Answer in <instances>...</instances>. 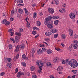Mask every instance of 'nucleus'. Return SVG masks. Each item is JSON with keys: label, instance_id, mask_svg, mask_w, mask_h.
Returning a JSON list of instances; mask_svg holds the SVG:
<instances>
[{"label": "nucleus", "instance_id": "nucleus-12", "mask_svg": "<svg viewBox=\"0 0 78 78\" xmlns=\"http://www.w3.org/2000/svg\"><path fill=\"white\" fill-rule=\"evenodd\" d=\"M33 16L34 19H36V18L37 16V13L36 12H34L33 14Z\"/></svg>", "mask_w": 78, "mask_h": 78}, {"label": "nucleus", "instance_id": "nucleus-8", "mask_svg": "<svg viewBox=\"0 0 78 78\" xmlns=\"http://www.w3.org/2000/svg\"><path fill=\"white\" fill-rule=\"evenodd\" d=\"M22 57L23 59L24 60L26 59V60H27V59H28V57H26L25 56V54H23L22 55Z\"/></svg>", "mask_w": 78, "mask_h": 78}, {"label": "nucleus", "instance_id": "nucleus-56", "mask_svg": "<svg viewBox=\"0 0 78 78\" xmlns=\"http://www.w3.org/2000/svg\"><path fill=\"white\" fill-rule=\"evenodd\" d=\"M19 55L18 54L17 55L16 57H15L17 59L18 58H19Z\"/></svg>", "mask_w": 78, "mask_h": 78}, {"label": "nucleus", "instance_id": "nucleus-52", "mask_svg": "<svg viewBox=\"0 0 78 78\" xmlns=\"http://www.w3.org/2000/svg\"><path fill=\"white\" fill-rule=\"evenodd\" d=\"M5 73H2L0 74L1 76H3L4 75H5Z\"/></svg>", "mask_w": 78, "mask_h": 78}, {"label": "nucleus", "instance_id": "nucleus-11", "mask_svg": "<svg viewBox=\"0 0 78 78\" xmlns=\"http://www.w3.org/2000/svg\"><path fill=\"white\" fill-rule=\"evenodd\" d=\"M19 48H20V45H17L15 51H19Z\"/></svg>", "mask_w": 78, "mask_h": 78}, {"label": "nucleus", "instance_id": "nucleus-3", "mask_svg": "<svg viewBox=\"0 0 78 78\" xmlns=\"http://www.w3.org/2000/svg\"><path fill=\"white\" fill-rule=\"evenodd\" d=\"M36 65L40 69V70H42L43 66V62L42 61H38L36 62Z\"/></svg>", "mask_w": 78, "mask_h": 78}, {"label": "nucleus", "instance_id": "nucleus-51", "mask_svg": "<svg viewBox=\"0 0 78 78\" xmlns=\"http://www.w3.org/2000/svg\"><path fill=\"white\" fill-rule=\"evenodd\" d=\"M18 71H19V70H18V68H16L15 69L16 72L15 73H17V72H18Z\"/></svg>", "mask_w": 78, "mask_h": 78}, {"label": "nucleus", "instance_id": "nucleus-10", "mask_svg": "<svg viewBox=\"0 0 78 78\" xmlns=\"http://www.w3.org/2000/svg\"><path fill=\"white\" fill-rule=\"evenodd\" d=\"M25 45H24L23 44H22L20 45V48L21 49H22V50H23L25 48Z\"/></svg>", "mask_w": 78, "mask_h": 78}, {"label": "nucleus", "instance_id": "nucleus-49", "mask_svg": "<svg viewBox=\"0 0 78 78\" xmlns=\"http://www.w3.org/2000/svg\"><path fill=\"white\" fill-rule=\"evenodd\" d=\"M7 61L9 62H11V59L10 58H8Z\"/></svg>", "mask_w": 78, "mask_h": 78}, {"label": "nucleus", "instance_id": "nucleus-62", "mask_svg": "<svg viewBox=\"0 0 78 78\" xmlns=\"http://www.w3.org/2000/svg\"><path fill=\"white\" fill-rule=\"evenodd\" d=\"M26 75L27 76H30V73H27Z\"/></svg>", "mask_w": 78, "mask_h": 78}, {"label": "nucleus", "instance_id": "nucleus-30", "mask_svg": "<svg viewBox=\"0 0 78 78\" xmlns=\"http://www.w3.org/2000/svg\"><path fill=\"white\" fill-rule=\"evenodd\" d=\"M55 49L58 51H61V50L59 48H55Z\"/></svg>", "mask_w": 78, "mask_h": 78}, {"label": "nucleus", "instance_id": "nucleus-39", "mask_svg": "<svg viewBox=\"0 0 78 78\" xmlns=\"http://www.w3.org/2000/svg\"><path fill=\"white\" fill-rule=\"evenodd\" d=\"M9 49H12V46L10 44L9 45Z\"/></svg>", "mask_w": 78, "mask_h": 78}, {"label": "nucleus", "instance_id": "nucleus-2", "mask_svg": "<svg viewBox=\"0 0 78 78\" xmlns=\"http://www.w3.org/2000/svg\"><path fill=\"white\" fill-rule=\"evenodd\" d=\"M51 19H52V17L51 16L47 17V18H45V21L44 22V24L46 25H48L50 23L52 24L53 23V21L51 20Z\"/></svg>", "mask_w": 78, "mask_h": 78}, {"label": "nucleus", "instance_id": "nucleus-24", "mask_svg": "<svg viewBox=\"0 0 78 78\" xmlns=\"http://www.w3.org/2000/svg\"><path fill=\"white\" fill-rule=\"evenodd\" d=\"M59 23V20H56L54 21V24L55 25H58V23Z\"/></svg>", "mask_w": 78, "mask_h": 78}, {"label": "nucleus", "instance_id": "nucleus-63", "mask_svg": "<svg viewBox=\"0 0 78 78\" xmlns=\"http://www.w3.org/2000/svg\"><path fill=\"white\" fill-rule=\"evenodd\" d=\"M10 33H11L10 35L11 36H13V34H14V33L13 32H12Z\"/></svg>", "mask_w": 78, "mask_h": 78}, {"label": "nucleus", "instance_id": "nucleus-4", "mask_svg": "<svg viewBox=\"0 0 78 78\" xmlns=\"http://www.w3.org/2000/svg\"><path fill=\"white\" fill-rule=\"evenodd\" d=\"M48 11L49 12V13H50L51 14H53L54 13V9H53L52 8H49L48 9Z\"/></svg>", "mask_w": 78, "mask_h": 78}, {"label": "nucleus", "instance_id": "nucleus-20", "mask_svg": "<svg viewBox=\"0 0 78 78\" xmlns=\"http://www.w3.org/2000/svg\"><path fill=\"white\" fill-rule=\"evenodd\" d=\"M70 60L69 61V59H66V60L65 63H67L68 64H69V65L70 64Z\"/></svg>", "mask_w": 78, "mask_h": 78}, {"label": "nucleus", "instance_id": "nucleus-28", "mask_svg": "<svg viewBox=\"0 0 78 78\" xmlns=\"http://www.w3.org/2000/svg\"><path fill=\"white\" fill-rule=\"evenodd\" d=\"M47 52L48 54H50V53H52V51H50V50H48Z\"/></svg>", "mask_w": 78, "mask_h": 78}, {"label": "nucleus", "instance_id": "nucleus-58", "mask_svg": "<svg viewBox=\"0 0 78 78\" xmlns=\"http://www.w3.org/2000/svg\"><path fill=\"white\" fill-rule=\"evenodd\" d=\"M73 42L74 43H76V44H78V43H77V41L75 40V41H73Z\"/></svg>", "mask_w": 78, "mask_h": 78}, {"label": "nucleus", "instance_id": "nucleus-34", "mask_svg": "<svg viewBox=\"0 0 78 78\" xmlns=\"http://www.w3.org/2000/svg\"><path fill=\"white\" fill-rule=\"evenodd\" d=\"M16 34H17V35H18V36H20L21 35H22V34L20 33H18L16 32Z\"/></svg>", "mask_w": 78, "mask_h": 78}, {"label": "nucleus", "instance_id": "nucleus-25", "mask_svg": "<svg viewBox=\"0 0 78 78\" xmlns=\"http://www.w3.org/2000/svg\"><path fill=\"white\" fill-rule=\"evenodd\" d=\"M21 76L20 74V72H19L17 73V77L18 78H20V76Z\"/></svg>", "mask_w": 78, "mask_h": 78}, {"label": "nucleus", "instance_id": "nucleus-54", "mask_svg": "<svg viewBox=\"0 0 78 78\" xmlns=\"http://www.w3.org/2000/svg\"><path fill=\"white\" fill-rule=\"evenodd\" d=\"M10 20H11V21H13V20H14V18L11 17L10 18Z\"/></svg>", "mask_w": 78, "mask_h": 78}, {"label": "nucleus", "instance_id": "nucleus-31", "mask_svg": "<svg viewBox=\"0 0 78 78\" xmlns=\"http://www.w3.org/2000/svg\"><path fill=\"white\" fill-rule=\"evenodd\" d=\"M73 47L75 49H76L77 48V47H78V45H77V44H74L73 46Z\"/></svg>", "mask_w": 78, "mask_h": 78}, {"label": "nucleus", "instance_id": "nucleus-60", "mask_svg": "<svg viewBox=\"0 0 78 78\" xmlns=\"http://www.w3.org/2000/svg\"><path fill=\"white\" fill-rule=\"evenodd\" d=\"M17 59V58H16L14 57L13 58V61H16V59Z\"/></svg>", "mask_w": 78, "mask_h": 78}, {"label": "nucleus", "instance_id": "nucleus-44", "mask_svg": "<svg viewBox=\"0 0 78 78\" xmlns=\"http://www.w3.org/2000/svg\"><path fill=\"white\" fill-rule=\"evenodd\" d=\"M46 49L44 48H43L42 49V51H44V52L46 51Z\"/></svg>", "mask_w": 78, "mask_h": 78}, {"label": "nucleus", "instance_id": "nucleus-61", "mask_svg": "<svg viewBox=\"0 0 78 78\" xmlns=\"http://www.w3.org/2000/svg\"><path fill=\"white\" fill-rule=\"evenodd\" d=\"M78 37V36L76 35H75L74 36V38L76 39V38H77Z\"/></svg>", "mask_w": 78, "mask_h": 78}, {"label": "nucleus", "instance_id": "nucleus-42", "mask_svg": "<svg viewBox=\"0 0 78 78\" xmlns=\"http://www.w3.org/2000/svg\"><path fill=\"white\" fill-rule=\"evenodd\" d=\"M10 40H11L12 42H13V43H15V41H14V39H13V38H10Z\"/></svg>", "mask_w": 78, "mask_h": 78}, {"label": "nucleus", "instance_id": "nucleus-6", "mask_svg": "<svg viewBox=\"0 0 78 78\" xmlns=\"http://www.w3.org/2000/svg\"><path fill=\"white\" fill-rule=\"evenodd\" d=\"M69 32L70 36H73V30L72 29H70L69 30Z\"/></svg>", "mask_w": 78, "mask_h": 78}, {"label": "nucleus", "instance_id": "nucleus-50", "mask_svg": "<svg viewBox=\"0 0 78 78\" xmlns=\"http://www.w3.org/2000/svg\"><path fill=\"white\" fill-rule=\"evenodd\" d=\"M24 9L25 10V13H28V10L25 8Z\"/></svg>", "mask_w": 78, "mask_h": 78}, {"label": "nucleus", "instance_id": "nucleus-1", "mask_svg": "<svg viewBox=\"0 0 78 78\" xmlns=\"http://www.w3.org/2000/svg\"><path fill=\"white\" fill-rule=\"evenodd\" d=\"M70 66L72 67H73V68H75V67H76L78 66V62L75 59L71 60H70Z\"/></svg>", "mask_w": 78, "mask_h": 78}, {"label": "nucleus", "instance_id": "nucleus-9", "mask_svg": "<svg viewBox=\"0 0 78 78\" xmlns=\"http://www.w3.org/2000/svg\"><path fill=\"white\" fill-rule=\"evenodd\" d=\"M45 34L46 36H50V35H51V34H52V33L50 32H47Z\"/></svg>", "mask_w": 78, "mask_h": 78}, {"label": "nucleus", "instance_id": "nucleus-43", "mask_svg": "<svg viewBox=\"0 0 78 78\" xmlns=\"http://www.w3.org/2000/svg\"><path fill=\"white\" fill-rule=\"evenodd\" d=\"M19 31H20V32H21V33H22V32H23V29H22V28H20L19 29Z\"/></svg>", "mask_w": 78, "mask_h": 78}, {"label": "nucleus", "instance_id": "nucleus-14", "mask_svg": "<svg viewBox=\"0 0 78 78\" xmlns=\"http://www.w3.org/2000/svg\"><path fill=\"white\" fill-rule=\"evenodd\" d=\"M42 51V50L41 49H39L37 51V53L38 54H39V55H40V54H42L43 53Z\"/></svg>", "mask_w": 78, "mask_h": 78}, {"label": "nucleus", "instance_id": "nucleus-29", "mask_svg": "<svg viewBox=\"0 0 78 78\" xmlns=\"http://www.w3.org/2000/svg\"><path fill=\"white\" fill-rule=\"evenodd\" d=\"M9 24H10V22L9 21H7V20H6L5 24V25H9Z\"/></svg>", "mask_w": 78, "mask_h": 78}, {"label": "nucleus", "instance_id": "nucleus-45", "mask_svg": "<svg viewBox=\"0 0 78 78\" xmlns=\"http://www.w3.org/2000/svg\"><path fill=\"white\" fill-rule=\"evenodd\" d=\"M62 64H65L66 63V62L65 61V60H62Z\"/></svg>", "mask_w": 78, "mask_h": 78}, {"label": "nucleus", "instance_id": "nucleus-13", "mask_svg": "<svg viewBox=\"0 0 78 78\" xmlns=\"http://www.w3.org/2000/svg\"><path fill=\"white\" fill-rule=\"evenodd\" d=\"M18 11L19 13H20V14H23V11L21 9H18Z\"/></svg>", "mask_w": 78, "mask_h": 78}, {"label": "nucleus", "instance_id": "nucleus-57", "mask_svg": "<svg viewBox=\"0 0 78 78\" xmlns=\"http://www.w3.org/2000/svg\"><path fill=\"white\" fill-rule=\"evenodd\" d=\"M49 77L50 78H55V77H54V76L52 75L50 76Z\"/></svg>", "mask_w": 78, "mask_h": 78}, {"label": "nucleus", "instance_id": "nucleus-41", "mask_svg": "<svg viewBox=\"0 0 78 78\" xmlns=\"http://www.w3.org/2000/svg\"><path fill=\"white\" fill-rule=\"evenodd\" d=\"M19 2L20 3H23V0H19Z\"/></svg>", "mask_w": 78, "mask_h": 78}, {"label": "nucleus", "instance_id": "nucleus-23", "mask_svg": "<svg viewBox=\"0 0 78 78\" xmlns=\"http://www.w3.org/2000/svg\"><path fill=\"white\" fill-rule=\"evenodd\" d=\"M7 66L8 67L11 68V64L10 63H8L7 64Z\"/></svg>", "mask_w": 78, "mask_h": 78}, {"label": "nucleus", "instance_id": "nucleus-27", "mask_svg": "<svg viewBox=\"0 0 78 78\" xmlns=\"http://www.w3.org/2000/svg\"><path fill=\"white\" fill-rule=\"evenodd\" d=\"M30 70H31L32 71H34V66H31L30 67Z\"/></svg>", "mask_w": 78, "mask_h": 78}, {"label": "nucleus", "instance_id": "nucleus-37", "mask_svg": "<svg viewBox=\"0 0 78 78\" xmlns=\"http://www.w3.org/2000/svg\"><path fill=\"white\" fill-rule=\"evenodd\" d=\"M36 33L37 32L36 31H35L34 30H33L32 31V33L33 34H34V35H35V34H36Z\"/></svg>", "mask_w": 78, "mask_h": 78}, {"label": "nucleus", "instance_id": "nucleus-38", "mask_svg": "<svg viewBox=\"0 0 78 78\" xmlns=\"http://www.w3.org/2000/svg\"><path fill=\"white\" fill-rule=\"evenodd\" d=\"M33 30H39V28L36 27H34L33 28Z\"/></svg>", "mask_w": 78, "mask_h": 78}, {"label": "nucleus", "instance_id": "nucleus-33", "mask_svg": "<svg viewBox=\"0 0 78 78\" xmlns=\"http://www.w3.org/2000/svg\"><path fill=\"white\" fill-rule=\"evenodd\" d=\"M21 64L23 66H26V63L23 62H22Z\"/></svg>", "mask_w": 78, "mask_h": 78}, {"label": "nucleus", "instance_id": "nucleus-26", "mask_svg": "<svg viewBox=\"0 0 78 78\" xmlns=\"http://www.w3.org/2000/svg\"><path fill=\"white\" fill-rule=\"evenodd\" d=\"M37 26L39 27L41 26V22H40V21H39L37 22Z\"/></svg>", "mask_w": 78, "mask_h": 78}, {"label": "nucleus", "instance_id": "nucleus-64", "mask_svg": "<svg viewBox=\"0 0 78 78\" xmlns=\"http://www.w3.org/2000/svg\"><path fill=\"white\" fill-rule=\"evenodd\" d=\"M72 47H70V46H69V50L71 51V50H72Z\"/></svg>", "mask_w": 78, "mask_h": 78}, {"label": "nucleus", "instance_id": "nucleus-15", "mask_svg": "<svg viewBox=\"0 0 78 78\" xmlns=\"http://www.w3.org/2000/svg\"><path fill=\"white\" fill-rule=\"evenodd\" d=\"M15 40L16 43H18L19 42V37L17 36L15 37Z\"/></svg>", "mask_w": 78, "mask_h": 78}, {"label": "nucleus", "instance_id": "nucleus-53", "mask_svg": "<svg viewBox=\"0 0 78 78\" xmlns=\"http://www.w3.org/2000/svg\"><path fill=\"white\" fill-rule=\"evenodd\" d=\"M59 11L61 13H63V11H62V9H61L59 10Z\"/></svg>", "mask_w": 78, "mask_h": 78}, {"label": "nucleus", "instance_id": "nucleus-32", "mask_svg": "<svg viewBox=\"0 0 78 78\" xmlns=\"http://www.w3.org/2000/svg\"><path fill=\"white\" fill-rule=\"evenodd\" d=\"M62 37L63 39H66V36L64 34H62Z\"/></svg>", "mask_w": 78, "mask_h": 78}, {"label": "nucleus", "instance_id": "nucleus-40", "mask_svg": "<svg viewBox=\"0 0 78 78\" xmlns=\"http://www.w3.org/2000/svg\"><path fill=\"white\" fill-rule=\"evenodd\" d=\"M58 34H55L54 35V37L55 38L58 37Z\"/></svg>", "mask_w": 78, "mask_h": 78}, {"label": "nucleus", "instance_id": "nucleus-18", "mask_svg": "<svg viewBox=\"0 0 78 78\" xmlns=\"http://www.w3.org/2000/svg\"><path fill=\"white\" fill-rule=\"evenodd\" d=\"M46 66H50V67H52V65L50 62H47Z\"/></svg>", "mask_w": 78, "mask_h": 78}, {"label": "nucleus", "instance_id": "nucleus-22", "mask_svg": "<svg viewBox=\"0 0 78 78\" xmlns=\"http://www.w3.org/2000/svg\"><path fill=\"white\" fill-rule=\"evenodd\" d=\"M59 16H54L52 17V19H58Z\"/></svg>", "mask_w": 78, "mask_h": 78}, {"label": "nucleus", "instance_id": "nucleus-17", "mask_svg": "<svg viewBox=\"0 0 78 78\" xmlns=\"http://www.w3.org/2000/svg\"><path fill=\"white\" fill-rule=\"evenodd\" d=\"M62 68L61 66H60L58 67L57 68V70L58 71V72H61V71H62Z\"/></svg>", "mask_w": 78, "mask_h": 78}, {"label": "nucleus", "instance_id": "nucleus-19", "mask_svg": "<svg viewBox=\"0 0 78 78\" xmlns=\"http://www.w3.org/2000/svg\"><path fill=\"white\" fill-rule=\"evenodd\" d=\"M58 59V58L57 57H55L53 61V62H54V63H56V61H57Z\"/></svg>", "mask_w": 78, "mask_h": 78}, {"label": "nucleus", "instance_id": "nucleus-48", "mask_svg": "<svg viewBox=\"0 0 78 78\" xmlns=\"http://www.w3.org/2000/svg\"><path fill=\"white\" fill-rule=\"evenodd\" d=\"M23 6L24 5V4H19L17 5V6Z\"/></svg>", "mask_w": 78, "mask_h": 78}, {"label": "nucleus", "instance_id": "nucleus-36", "mask_svg": "<svg viewBox=\"0 0 78 78\" xmlns=\"http://www.w3.org/2000/svg\"><path fill=\"white\" fill-rule=\"evenodd\" d=\"M72 72H73L74 74H76V73H77V70H72Z\"/></svg>", "mask_w": 78, "mask_h": 78}, {"label": "nucleus", "instance_id": "nucleus-59", "mask_svg": "<svg viewBox=\"0 0 78 78\" xmlns=\"http://www.w3.org/2000/svg\"><path fill=\"white\" fill-rule=\"evenodd\" d=\"M20 74L21 75H25V74L23 73H21L20 72Z\"/></svg>", "mask_w": 78, "mask_h": 78}, {"label": "nucleus", "instance_id": "nucleus-5", "mask_svg": "<svg viewBox=\"0 0 78 78\" xmlns=\"http://www.w3.org/2000/svg\"><path fill=\"white\" fill-rule=\"evenodd\" d=\"M70 17L72 19H75V14L73 13H71L69 15Z\"/></svg>", "mask_w": 78, "mask_h": 78}, {"label": "nucleus", "instance_id": "nucleus-16", "mask_svg": "<svg viewBox=\"0 0 78 78\" xmlns=\"http://www.w3.org/2000/svg\"><path fill=\"white\" fill-rule=\"evenodd\" d=\"M51 32L55 33H56V32H57V30L56 29H54L51 30Z\"/></svg>", "mask_w": 78, "mask_h": 78}, {"label": "nucleus", "instance_id": "nucleus-35", "mask_svg": "<svg viewBox=\"0 0 78 78\" xmlns=\"http://www.w3.org/2000/svg\"><path fill=\"white\" fill-rule=\"evenodd\" d=\"M6 19H4V20L2 21V23L3 24H5V23H6Z\"/></svg>", "mask_w": 78, "mask_h": 78}, {"label": "nucleus", "instance_id": "nucleus-46", "mask_svg": "<svg viewBox=\"0 0 78 78\" xmlns=\"http://www.w3.org/2000/svg\"><path fill=\"white\" fill-rule=\"evenodd\" d=\"M37 78V76H36V75H33L32 76V78Z\"/></svg>", "mask_w": 78, "mask_h": 78}, {"label": "nucleus", "instance_id": "nucleus-47", "mask_svg": "<svg viewBox=\"0 0 78 78\" xmlns=\"http://www.w3.org/2000/svg\"><path fill=\"white\" fill-rule=\"evenodd\" d=\"M12 31V30L11 29H10L9 30L8 32L9 33H11Z\"/></svg>", "mask_w": 78, "mask_h": 78}, {"label": "nucleus", "instance_id": "nucleus-21", "mask_svg": "<svg viewBox=\"0 0 78 78\" xmlns=\"http://www.w3.org/2000/svg\"><path fill=\"white\" fill-rule=\"evenodd\" d=\"M58 0H54L55 4L57 5H58L59 4V2L58 1Z\"/></svg>", "mask_w": 78, "mask_h": 78}, {"label": "nucleus", "instance_id": "nucleus-55", "mask_svg": "<svg viewBox=\"0 0 78 78\" xmlns=\"http://www.w3.org/2000/svg\"><path fill=\"white\" fill-rule=\"evenodd\" d=\"M45 41L47 42H49V41H50V40H49V39L48 38H46L45 39Z\"/></svg>", "mask_w": 78, "mask_h": 78}, {"label": "nucleus", "instance_id": "nucleus-7", "mask_svg": "<svg viewBox=\"0 0 78 78\" xmlns=\"http://www.w3.org/2000/svg\"><path fill=\"white\" fill-rule=\"evenodd\" d=\"M53 25V23H52V24H49L47 25L48 27L50 29H51V28H52L53 27V25Z\"/></svg>", "mask_w": 78, "mask_h": 78}]
</instances>
